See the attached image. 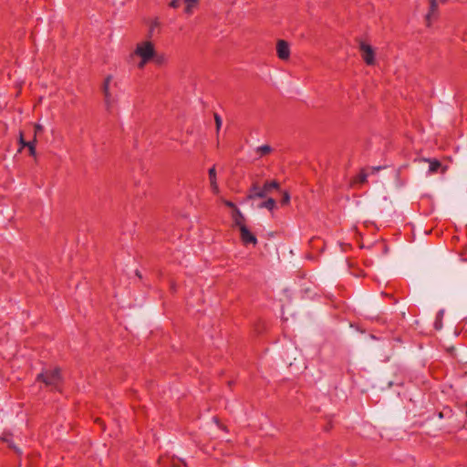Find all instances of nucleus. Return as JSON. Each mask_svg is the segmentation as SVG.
I'll return each mask as SVG.
<instances>
[{"label": "nucleus", "mask_w": 467, "mask_h": 467, "mask_svg": "<svg viewBox=\"0 0 467 467\" xmlns=\"http://www.w3.org/2000/svg\"><path fill=\"white\" fill-rule=\"evenodd\" d=\"M111 80H112V77L111 76H108L105 78L103 86H102V89H103V93H104V97H105V101H106L107 104H109L110 99H111V95L109 93V85H110Z\"/></svg>", "instance_id": "9"}, {"label": "nucleus", "mask_w": 467, "mask_h": 467, "mask_svg": "<svg viewBox=\"0 0 467 467\" xmlns=\"http://www.w3.org/2000/svg\"><path fill=\"white\" fill-rule=\"evenodd\" d=\"M426 161L429 162V172L430 173H434L436 172L439 168L441 167V162L438 161V160H425Z\"/></svg>", "instance_id": "11"}, {"label": "nucleus", "mask_w": 467, "mask_h": 467, "mask_svg": "<svg viewBox=\"0 0 467 467\" xmlns=\"http://www.w3.org/2000/svg\"><path fill=\"white\" fill-rule=\"evenodd\" d=\"M214 120H215V125H216V130L218 132L221 129L223 120L217 113L214 114Z\"/></svg>", "instance_id": "17"}, {"label": "nucleus", "mask_w": 467, "mask_h": 467, "mask_svg": "<svg viewBox=\"0 0 467 467\" xmlns=\"http://www.w3.org/2000/svg\"><path fill=\"white\" fill-rule=\"evenodd\" d=\"M36 130H41V126H40V125H36Z\"/></svg>", "instance_id": "24"}, {"label": "nucleus", "mask_w": 467, "mask_h": 467, "mask_svg": "<svg viewBox=\"0 0 467 467\" xmlns=\"http://www.w3.org/2000/svg\"><path fill=\"white\" fill-rule=\"evenodd\" d=\"M260 208H266L272 211L275 207V201L273 198H268L265 202L259 205Z\"/></svg>", "instance_id": "14"}, {"label": "nucleus", "mask_w": 467, "mask_h": 467, "mask_svg": "<svg viewBox=\"0 0 467 467\" xmlns=\"http://www.w3.org/2000/svg\"><path fill=\"white\" fill-rule=\"evenodd\" d=\"M37 379L42 380L47 386L52 389H58L61 382L60 370L58 368L47 370L39 374Z\"/></svg>", "instance_id": "3"}, {"label": "nucleus", "mask_w": 467, "mask_h": 467, "mask_svg": "<svg viewBox=\"0 0 467 467\" xmlns=\"http://www.w3.org/2000/svg\"><path fill=\"white\" fill-rule=\"evenodd\" d=\"M438 5L436 0H430V10L426 15L427 25L430 26L431 19L437 16Z\"/></svg>", "instance_id": "8"}, {"label": "nucleus", "mask_w": 467, "mask_h": 467, "mask_svg": "<svg viewBox=\"0 0 467 467\" xmlns=\"http://www.w3.org/2000/svg\"><path fill=\"white\" fill-rule=\"evenodd\" d=\"M240 237L245 245L249 244L255 245L257 244L255 235L250 232L246 225H241Z\"/></svg>", "instance_id": "5"}, {"label": "nucleus", "mask_w": 467, "mask_h": 467, "mask_svg": "<svg viewBox=\"0 0 467 467\" xmlns=\"http://www.w3.org/2000/svg\"><path fill=\"white\" fill-rule=\"evenodd\" d=\"M155 46L151 41H141L136 45L134 51L131 54L132 57H138V67L142 69L145 66L151 62L154 57Z\"/></svg>", "instance_id": "1"}, {"label": "nucleus", "mask_w": 467, "mask_h": 467, "mask_svg": "<svg viewBox=\"0 0 467 467\" xmlns=\"http://www.w3.org/2000/svg\"><path fill=\"white\" fill-rule=\"evenodd\" d=\"M186 4V6H185V9H184V12L188 15H191L192 13V8L195 5V3H192V2H185Z\"/></svg>", "instance_id": "16"}, {"label": "nucleus", "mask_w": 467, "mask_h": 467, "mask_svg": "<svg viewBox=\"0 0 467 467\" xmlns=\"http://www.w3.org/2000/svg\"><path fill=\"white\" fill-rule=\"evenodd\" d=\"M170 6L172 8H178L181 6V0H171L170 2Z\"/></svg>", "instance_id": "20"}, {"label": "nucleus", "mask_w": 467, "mask_h": 467, "mask_svg": "<svg viewBox=\"0 0 467 467\" xmlns=\"http://www.w3.org/2000/svg\"><path fill=\"white\" fill-rule=\"evenodd\" d=\"M172 467H180L179 465L177 464H173Z\"/></svg>", "instance_id": "25"}, {"label": "nucleus", "mask_w": 467, "mask_h": 467, "mask_svg": "<svg viewBox=\"0 0 467 467\" xmlns=\"http://www.w3.org/2000/svg\"><path fill=\"white\" fill-rule=\"evenodd\" d=\"M36 138H34V140H31V141H28V142L26 143V147H27V148H28V150H29V154H30L31 156H36Z\"/></svg>", "instance_id": "15"}, {"label": "nucleus", "mask_w": 467, "mask_h": 467, "mask_svg": "<svg viewBox=\"0 0 467 467\" xmlns=\"http://www.w3.org/2000/svg\"><path fill=\"white\" fill-rule=\"evenodd\" d=\"M366 177H367L366 175H362V177H361L360 181H361V182H364V181L366 180Z\"/></svg>", "instance_id": "23"}, {"label": "nucleus", "mask_w": 467, "mask_h": 467, "mask_svg": "<svg viewBox=\"0 0 467 467\" xmlns=\"http://www.w3.org/2000/svg\"><path fill=\"white\" fill-rule=\"evenodd\" d=\"M256 153L262 157L269 154L272 151V148L269 145H262L255 149Z\"/></svg>", "instance_id": "13"}, {"label": "nucleus", "mask_w": 467, "mask_h": 467, "mask_svg": "<svg viewBox=\"0 0 467 467\" xmlns=\"http://www.w3.org/2000/svg\"><path fill=\"white\" fill-rule=\"evenodd\" d=\"M151 62H154L158 66L163 65L167 62V57L164 54L157 53L155 50Z\"/></svg>", "instance_id": "10"}, {"label": "nucleus", "mask_w": 467, "mask_h": 467, "mask_svg": "<svg viewBox=\"0 0 467 467\" xmlns=\"http://www.w3.org/2000/svg\"><path fill=\"white\" fill-rule=\"evenodd\" d=\"M223 203H224L227 207L234 209V212H236V209H238V208L236 207V205H235L233 202H231V201L224 200V201H223Z\"/></svg>", "instance_id": "19"}, {"label": "nucleus", "mask_w": 467, "mask_h": 467, "mask_svg": "<svg viewBox=\"0 0 467 467\" xmlns=\"http://www.w3.org/2000/svg\"><path fill=\"white\" fill-rule=\"evenodd\" d=\"M277 56L282 60H286L290 57V47L286 41L279 40L276 45Z\"/></svg>", "instance_id": "6"}, {"label": "nucleus", "mask_w": 467, "mask_h": 467, "mask_svg": "<svg viewBox=\"0 0 467 467\" xmlns=\"http://www.w3.org/2000/svg\"><path fill=\"white\" fill-rule=\"evenodd\" d=\"M244 216L241 213V211L239 209H236V212H234V223L235 225H237L239 227V230H241V225H245L244 223Z\"/></svg>", "instance_id": "12"}, {"label": "nucleus", "mask_w": 467, "mask_h": 467, "mask_svg": "<svg viewBox=\"0 0 467 467\" xmlns=\"http://www.w3.org/2000/svg\"><path fill=\"white\" fill-rule=\"evenodd\" d=\"M277 189H279V183L275 181L266 182L263 187H260L257 184H254L252 186V188L250 189L248 198L249 199L264 198L272 190H277Z\"/></svg>", "instance_id": "2"}, {"label": "nucleus", "mask_w": 467, "mask_h": 467, "mask_svg": "<svg viewBox=\"0 0 467 467\" xmlns=\"http://www.w3.org/2000/svg\"><path fill=\"white\" fill-rule=\"evenodd\" d=\"M184 2H192L196 4L197 0H184Z\"/></svg>", "instance_id": "22"}, {"label": "nucleus", "mask_w": 467, "mask_h": 467, "mask_svg": "<svg viewBox=\"0 0 467 467\" xmlns=\"http://www.w3.org/2000/svg\"><path fill=\"white\" fill-rule=\"evenodd\" d=\"M290 202V194L288 192H283L282 204H288Z\"/></svg>", "instance_id": "18"}, {"label": "nucleus", "mask_w": 467, "mask_h": 467, "mask_svg": "<svg viewBox=\"0 0 467 467\" xmlns=\"http://www.w3.org/2000/svg\"><path fill=\"white\" fill-rule=\"evenodd\" d=\"M209 180H210V186H211L212 192L214 194H218L220 192V189H219V185L217 183L216 170H215L214 166L209 170Z\"/></svg>", "instance_id": "7"}, {"label": "nucleus", "mask_w": 467, "mask_h": 467, "mask_svg": "<svg viewBox=\"0 0 467 467\" xmlns=\"http://www.w3.org/2000/svg\"><path fill=\"white\" fill-rule=\"evenodd\" d=\"M361 57L367 65H373L375 62V53L372 47L366 43L360 44Z\"/></svg>", "instance_id": "4"}, {"label": "nucleus", "mask_w": 467, "mask_h": 467, "mask_svg": "<svg viewBox=\"0 0 467 467\" xmlns=\"http://www.w3.org/2000/svg\"><path fill=\"white\" fill-rule=\"evenodd\" d=\"M27 142H28V141H26V140H24V138H23V134H22V133H20V137H19L20 150H21V149H23V148H26V143H27Z\"/></svg>", "instance_id": "21"}]
</instances>
